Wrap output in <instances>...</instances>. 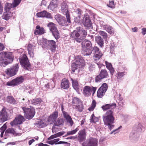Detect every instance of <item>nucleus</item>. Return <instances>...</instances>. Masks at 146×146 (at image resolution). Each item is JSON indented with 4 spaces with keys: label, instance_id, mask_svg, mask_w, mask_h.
<instances>
[{
    "label": "nucleus",
    "instance_id": "1",
    "mask_svg": "<svg viewBox=\"0 0 146 146\" xmlns=\"http://www.w3.org/2000/svg\"><path fill=\"white\" fill-rule=\"evenodd\" d=\"M81 45L82 48L81 53L84 56L90 55L92 52L95 58L100 59L102 56V54L99 48L96 46L93 47L91 42L89 40L85 39Z\"/></svg>",
    "mask_w": 146,
    "mask_h": 146
},
{
    "label": "nucleus",
    "instance_id": "2",
    "mask_svg": "<svg viewBox=\"0 0 146 146\" xmlns=\"http://www.w3.org/2000/svg\"><path fill=\"white\" fill-rule=\"evenodd\" d=\"M102 117L104 124L107 126L108 129L111 131L115 126L113 124L115 119L113 115V111L110 110L107 111L104 115H103Z\"/></svg>",
    "mask_w": 146,
    "mask_h": 146
},
{
    "label": "nucleus",
    "instance_id": "3",
    "mask_svg": "<svg viewBox=\"0 0 146 146\" xmlns=\"http://www.w3.org/2000/svg\"><path fill=\"white\" fill-rule=\"evenodd\" d=\"M13 56L11 52H2L0 53V66L5 67L13 60Z\"/></svg>",
    "mask_w": 146,
    "mask_h": 146
},
{
    "label": "nucleus",
    "instance_id": "4",
    "mask_svg": "<svg viewBox=\"0 0 146 146\" xmlns=\"http://www.w3.org/2000/svg\"><path fill=\"white\" fill-rule=\"evenodd\" d=\"M65 16L66 20L65 17H62L59 14L55 15V18L60 25L66 27L68 26V24L71 23L70 15L67 14Z\"/></svg>",
    "mask_w": 146,
    "mask_h": 146
},
{
    "label": "nucleus",
    "instance_id": "5",
    "mask_svg": "<svg viewBox=\"0 0 146 146\" xmlns=\"http://www.w3.org/2000/svg\"><path fill=\"white\" fill-rule=\"evenodd\" d=\"M19 59L22 67L26 70H29L31 68V64L26 55L23 54L20 56Z\"/></svg>",
    "mask_w": 146,
    "mask_h": 146
},
{
    "label": "nucleus",
    "instance_id": "6",
    "mask_svg": "<svg viewBox=\"0 0 146 146\" xmlns=\"http://www.w3.org/2000/svg\"><path fill=\"white\" fill-rule=\"evenodd\" d=\"M22 109L24 113L25 117L28 119H32L35 114V109L33 107L31 106L30 108L23 107Z\"/></svg>",
    "mask_w": 146,
    "mask_h": 146
},
{
    "label": "nucleus",
    "instance_id": "7",
    "mask_svg": "<svg viewBox=\"0 0 146 146\" xmlns=\"http://www.w3.org/2000/svg\"><path fill=\"white\" fill-rule=\"evenodd\" d=\"M19 68V63H17L7 69L5 72L8 76L11 77L17 74Z\"/></svg>",
    "mask_w": 146,
    "mask_h": 146
},
{
    "label": "nucleus",
    "instance_id": "8",
    "mask_svg": "<svg viewBox=\"0 0 146 146\" xmlns=\"http://www.w3.org/2000/svg\"><path fill=\"white\" fill-rule=\"evenodd\" d=\"M42 42L43 45L49 48L52 52H54L56 50V45L55 41L53 40H48L43 38Z\"/></svg>",
    "mask_w": 146,
    "mask_h": 146
},
{
    "label": "nucleus",
    "instance_id": "9",
    "mask_svg": "<svg viewBox=\"0 0 146 146\" xmlns=\"http://www.w3.org/2000/svg\"><path fill=\"white\" fill-rule=\"evenodd\" d=\"M81 20L85 29H93L92 23L89 15H85L83 17L82 19H81Z\"/></svg>",
    "mask_w": 146,
    "mask_h": 146
},
{
    "label": "nucleus",
    "instance_id": "10",
    "mask_svg": "<svg viewBox=\"0 0 146 146\" xmlns=\"http://www.w3.org/2000/svg\"><path fill=\"white\" fill-rule=\"evenodd\" d=\"M108 88V85L107 84L105 83L102 84L97 91V95L98 97L102 98L107 90Z\"/></svg>",
    "mask_w": 146,
    "mask_h": 146
},
{
    "label": "nucleus",
    "instance_id": "11",
    "mask_svg": "<svg viewBox=\"0 0 146 146\" xmlns=\"http://www.w3.org/2000/svg\"><path fill=\"white\" fill-rule=\"evenodd\" d=\"M141 125L140 124H139L137 127V131H132L129 135V139L132 141H135L137 138L139 137V135L137 133V132H140L142 131Z\"/></svg>",
    "mask_w": 146,
    "mask_h": 146
},
{
    "label": "nucleus",
    "instance_id": "12",
    "mask_svg": "<svg viewBox=\"0 0 146 146\" xmlns=\"http://www.w3.org/2000/svg\"><path fill=\"white\" fill-rule=\"evenodd\" d=\"M71 38L75 41L76 42L80 43L81 42L80 38V34L79 32L78 29L77 28V31L74 30L70 33Z\"/></svg>",
    "mask_w": 146,
    "mask_h": 146
},
{
    "label": "nucleus",
    "instance_id": "13",
    "mask_svg": "<svg viewBox=\"0 0 146 146\" xmlns=\"http://www.w3.org/2000/svg\"><path fill=\"white\" fill-rule=\"evenodd\" d=\"M60 139L59 138H56L53 139H51L50 141H47L46 143L48 144L51 145H58V144H66V146H70V144L67 142L64 141H59Z\"/></svg>",
    "mask_w": 146,
    "mask_h": 146
},
{
    "label": "nucleus",
    "instance_id": "14",
    "mask_svg": "<svg viewBox=\"0 0 146 146\" xmlns=\"http://www.w3.org/2000/svg\"><path fill=\"white\" fill-rule=\"evenodd\" d=\"M86 134L85 128L79 131L78 133L77 139L78 141L81 143L84 141L86 139Z\"/></svg>",
    "mask_w": 146,
    "mask_h": 146
},
{
    "label": "nucleus",
    "instance_id": "15",
    "mask_svg": "<svg viewBox=\"0 0 146 146\" xmlns=\"http://www.w3.org/2000/svg\"><path fill=\"white\" fill-rule=\"evenodd\" d=\"M8 120V115L6 109L3 108L0 112V122L3 123Z\"/></svg>",
    "mask_w": 146,
    "mask_h": 146
},
{
    "label": "nucleus",
    "instance_id": "16",
    "mask_svg": "<svg viewBox=\"0 0 146 146\" xmlns=\"http://www.w3.org/2000/svg\"><path fill=\"white\" fill-rule=\"evenodd\" d=\"M75 62L79 66L82 68L85 65V61L80 56H77L76 57Z\"/></svg>",
    "mask_w": 146,
    "mask_h": 146
},
{
    "label": "nucleus",
    "instance_id": "17",
    "mask_svg": "<svg viewBox=\"0 0 146 146\" xmlns=\"http://www.w3.org/2000/svg\"><path fill=\"white\" fill-rule=\"evenodd\" d=\"M78 31L80 34V38L81 41V43L85 39L87 35L86 31L81 27H79L78 28Z\"/></svg>",
    "mask_w": 146,
    "mask_h": 146
},
{
    "label": "nucleus",
    "instance_id": "18",
    "mask_svg": "<svg viewBox=\"0 0 146 146\" xmlns=\"http://www.w3.org/2000/svg\"><path fill=\"white\" fill-rule=\"evenodd\" d=\"M68 6L67 3L63 2L61 4V10L62 13L65 15L67 14L70 15L69 11L68 10Z\"/></svg>",
    "mask_w": 146,
    "mask_h": 146
},
{
    "label": "nucleus",
    "instance_id": "19",
    "mask_svg": "<svg viewBox=\"0 0 146 146\" xmlns=\"http://www.w3.org/2000/svg\"><path fill=\"white\" fill-rule=\"evenodd\" d=\"M28 102L29 103L34 105L39 106L42 102V100L40 98H35L33 100H28Z\"/></svg>",
    "mask_w": 146,
    "mask_h": 146
},
{
    "label": "nucleus",
    "instance_id": "20",
    "mask_svg": "<svg viewBox=\"0 0 146 146\" xmlns=\"http://www.w3.org/2000/svg\"><path fill=\"white\" fill-rule=\"evenodd\" d=\"M36 30H35L34 34L36 35H41L44 34L46 32L44 28L42 27H40V25H37L36 27Z\"/></svg>",
    "mask_w": 146,
    "mask_h": 146
},
{
    "label": "nucleus",
    "instance_id": "21",
    "mask_svg": "<svg viewBox=\"0 0 146 146\" xmlns=\"http://www.w3.org/2000/svg\"><path fill=\"white\" fill-rule=\"evenodd\" d=\"M116 106V104L115 103L110 104H106L102 106L101 108L104 111H106L110 108L113 109Z\"/></svg>",
    "mask_w": 146,
    "mask_h": 146
},
{
    "label": "nucleus",
    "instance_id": "22",
    "mask_svg": "<svg viewBox=\"0 0 146 146\" xmlns=\"http://www.w3.org/2000/svg\"><path fill=\"white\" fill-rule=\"evenodd\" d=\"M91 88L89 86H86L84 87L83 93L85 96H89L91 95Z\"/></svg>",
    "mask_w": 146,
    "mask_h": 146
},
{
    "label": "nucleus",
    "instance_id": "23",
    "mask_svg": "<svg viewBox=\"0 0 146 146\" xmlns=\"http://www.w3.org/2000/svg\"><path fill=\"white\" fill-rule=\"evenodd\" d=\"M63 115L64 117L66 119L67 122L69 123L70 126H72L74 123V122L71 117L66 112H63Z\"/></svg>",
    "mask_w": 146,
    "mask_h": 146
},
{
    "label": "nucleus",
    "instance_id": "24",
    "mask_svg": "<svg viewBox=\"0 0 146 146\" xmlns=\"http://www.w3.org/2000/svg\"><path fill=\"white\" fill-rule=\"evenodd\" d=\"M58 116V112L56 111L55 110L52 114L50 115L48 119V121L50 122V121H52L53 122L55 121L56 119Z\"/></svg>",
    "mask_w": 146,
    "mask_h": 146
},
{
    "label": "nucleus",
    "instance_id": "25",
    "mask_svg": "<svg viewBox=\"0 0 146 146\" xmlns=\"http://www.w3.org/2000/svg\"><path fill=\"white\" fill-rule=\"evenodd\" d=\"M98 142L96 139L91 137L87 144V146H97Z\"/></svg>",
    "mask_w": 146,
    "mask_h": 146
},
{
    "label": "nucleus",
    "instance_id": "26",
    "mask_svg": "<svg viewBox=\"0 0 146 146\" xmlns=\"http://www.w3.org/2000/svg\"><path fill=\"white\" fill-rule=\"evenodd\" d=\"M95 41L101 48L104 46V40L103 38L100 36H97L95 37Z\"/></svg>",
    "mask_w": 146,
    "mask_h": 146
},
{
    "label": "nucleus",
    "instance_id": "27",
    "mask_svg": "<svg viewBox=\"0 0 146 146\" xmlns=\"http://www.w3.org/2000/svg\"><path fill=\"white\" fill-rule=\"evenodd\" d=\"M105 64H106V68L109 70L112 76L113 75L114 72V70L111 64L106 61H105Z\"/></svg>",
    "mask_w": 146,
    "mask_h": 146
},
{
    "label": "nucleus",
    "instance_id": "28",
    "mask_svg": "<svg viewBox=\"0 0 146 146\" xmlns=\"http://www.w3.org/2000/svg\"><path fill=\"white\" fill-rule=\"evenodd\" d=\"M61 88L65 89H67L69 88V81L66 79H64L62 80L61 84Z\"/></svg>",
    "mask_w": 146,
    "mask_h": 146
},
{
    "label": "nucleus",
    "instance_id": "29",
    "mask_svg": "<svg viewBox=\"0 0 146 146\" xmlns=\"http://www.w3.org/2000/svg\"><path fill=\"white\" fill-rule=\"evenodd\" d=\"M6 133L11 134L15 136L18 135H20L21 134V133H17L15 131L14 129L12 127L8 128L7 129H6L5 131V134Z\"/></svg>",
    "mask_w": 146,
    "mask_h": 146
},
{
    "label": "nucleus",
    "instance_id": "30",
    "mask_svg": "<svg viewBox=\"0 0 146 146\" xmlns=\"http://www.w3.org/2000/svg\"><path fill=\"white\" fill-rule=\"evenodd\" d=\"M55 122L52 127V128H54V126H59L60 125H63L64 123V119L63 118H58L57 120L54 121Z\"/></svg>",
    "mask_w": 146,
    "mask_h": 146
},
{
    "label": "nucleus",
    "instance_id": "31",
    "mask_svg": "<svg viewBox=\"0 0 146 146\" xmlns=\"http://www.w3.org/2000/svg\"><path fill=\"white\" fill-rule=\"evenodd\" d=\"M14 79L16 86L22 83L25 80L24 78L22 76L17 77Z\"/></svg>",
    "mask_w": 146,
    "mask_h": 146
},
{
    "label": "nucleus",
    "instance_id": "32",
    "mask_svg": "<svg viewBox=\"0 0 146 146\" xmlns=\"http://www.w3.org/2000/svg\"><path fill=\"white\" fill-rule=\"evenodd\" d=\"M51 32L54 38L56 40H58L60 38V36L59 33L57 28L56 29H55L54 30H53Z\"/></svg>",
    "mask_w": 146,
    "mask_h": 146
},
{
    "label": "nucleus",
    "instance_id": "33",
    "mask_svg": "<svg viewBox=\"0 0 146 146\" xmlns=\"http://www.w3.org/2000/svg\"><path fill=\"white\" fill-rule=\"evenodd\" d=\"M12 8H13V5L12 3H6L5 5L4 8L5 12L4 13H7V12H9Z\"/></svg>",
    "mask_w": 146,
    "mask_h": 146
},
{
    "label": "nucleus",
    "instance_id": "34",
    "mask_svg": "<svg viewBox=\"0 0 146 146\" xmlns=\"http://www.w3.org/2000/svg\"><path fill=\"white\" fill-rule=\"evenodd\" d=\"M99 75L103 78H107L108 74L106 70L105 69H102L101 70Z\"/></svg>",
    "mask_w": 146,
    "mask_h": 146
},
{
    "label": "nucleus",
    "instance_id": "35",
    "mask_svg": "<svg viewBox=\"0 0 146 146\" xmlns=\"http://www.w3.org/2000/svg\"><path fill=\"white\" fill-rule=\"evenodd\" d=\"M15 118L19 125L22 124L24 121L23 120L24 118L23 116L21 114L19 115L18 117H16Z\"/></svg>",
    "mask_w": 146,
    "mask_h": 146
},
{
    "label": "nucleus",
    "instance_id": "36",
    "mask_svg": "<svg viewBox=\"0 0 146 146\" xmlns=\"http://www.w3.org/2000/svg\"><path fill=\"white\" fill-rule=\"evenodd\" d=\"M57 3L56 0H53L50 3L49 5L48 6V9H52L57 7Z\"/></svg>",
    "mask_w": 146,
    "mask_h": 146
},
{
    "label": "nucleus",
    "instance_id": "37",
    "mask_svg": "<svg viewBox=\"0 0 146 146\" xmlns=\"http://www.w3.org/2000/svg\"><path fill=\"white\" fill-rule=\"evenodd\" d=\"M38 127L40 128H42L47 126L44 121L40 120L37 121L36 123Z\"/></svg>",
    "mask_w": 146,
    "mask_h": 146
},
{
    "label": "nucleus",
    "instance_id": "38",
    "mask_svg": "<svg viewBox=\"0 0 146 146\" xmlns=\"http://www.w3.org/2000/svg\"><path fill=\"white\" fill-rule=\"evenodd\" d=\"M45 88L48 89L51 88H54V83L53 82H49L44 85Z\"/></svg>",
    "mask_w": 146,
    "mask_h": 146
},
{
    "label": "nucleus",
    "instance_id": "39",
    "mask_svg": "<svg viewBox=\"0 0 146 146\" xmlns=\"http://www.w3.org/2000/svg\"><path fill=\"white\" fill-rule=\"evenodd\" d=\"M47 26L49 28V29L50 31L57 28L55 26V24L52 22H50L47 25Z\"/></svg>",
    "mask_w": 146,
    "mask_h": 146
},
{
    "label": "nucleus",
    "instance_id": "40",
    "mask_svg": "<svg viewBox=\"0 0 146 146\" xmlns=\"http://www.w3.org/2000/svg\"><path fill=\"white\" fill-rule=\"evenodd\" d=\"M96 104V102L95 100H92V104L90 107L88 109L90 111H93L95 108Z\"/></svg>",
    "mask_w": 146,
    "mask_h": 146
},
{
    "label": "nucleus",
    "instance_id": "41",
    "mask_svg": "<svg viewBox=\"0 0 146 146\" xmlns=\"http://www.w3.org/2000/svg\"><path fill=\"white\" fill-rule=\"evenodd\" d=\"M106 30L108 33L110 34H113L114 33V30L113 28H112L110 26H106Z\"/></svg>",
    "mask_w": 146,
    "mask_h": 146
},
{
    "label": "nucleus",
    "instance_id": "42",
    "mask_svg": "<svg viewBox=\"0 0 146 146\" xmlns=\"http://www.w3.org/2000/svg\"><path fill=\"white\" fill-rule=\"evenodd\" d=\"M71 80L73 88L76 91H78L79 88L78 87V83L76 81L74 80L72 78H71Z\"/></svg>",
    "mask_w": 146,
    "mask_h": 146
},
{
    "label": "nucleus",
    "instance_id": "43",
    "mask_svg": "<svg viewBox=\"0 0 146 146\" xmlns=\"http://www.w3.org/2000/svg\"><path fill=\"white\" fill-rule=\"evenodd\" d=\"M6 85L13 87L17 86L14 79L7 82L6 83Z\"/></svg>",
    "mask_w": 146,
    "mask_h": 146
},
{
    "label": "nucleus",
    "instance_id": "44",
    "mask_svg": "<svg viewBox=\"0 0 146 146\" xmlns=\"http://www.w3.org/2000/svg\"><path fill=\"white\" fill-rule=\"evenodd\" d=\"M7 101L10 104H14L15 102V100L12 96H8L7 98Z\"/></svg>",
    "mask_w": 146,
    "mask_h": 146
},
{
    "label": "nucleus",
    "instance_id": "45",
    "mask_svg": "<svg viewBox=\"0 0 146 146\" xmlns=\"http://www.w3.org/2000/svg\"><path fill=\"white\" fill-rule=\"evenodd\" d=\"M74 106L75 108L77 109L78 111L80 112L82 111L84 109V106L82 102L81 103V104H78V105Z\"/></svg>",
    "mask_w": 146,
    "mask_h": 146
},
{
    "label": "nucleus",
    "instance_id": "46",
    "mask_svg": "<svg viewBox=\"0 0 146 146\" xmlns=\"http://www.w3.org/2000/svg\"><path fill=\"white\" fill-rule=\"evenodd\" d=\"M82 102L79 98L76 97L73 98L72 101V103L73 104H79Z\"/></svg>",
    "mask_w": 146,
    "mask_h": 146
},
{
    "label": "nucleus",
    "instance_id": "47",
    "mask_svg": "<svg viewBox=\"0 0 146 146\" xmlns=\"http://www.w3.org/2000/svg\"><path fill=\"white\" fill-rule=\"evenodd\" d=\"M79 66L75 62L73 63L71 65V68L73 73L76 71L79 68Z\"/></svg>",
    "mask_w": 146,
    "mask_h": 146
},
{
    "label": "nucleus",
    "instance_id": "48",
    "mask_svg": "<svg viewBox=\"0 0 146 146\" xmlns=\"http://www.w3.org/2000/svg\"><path fill=\"white\" fill-rule=\"evenodd\" d=\"M21 0H13L12 4L13 5V8L16 7L19 5L21 2Z\"/></svg>",
    "mask_w": 146,
    "mask_h": 146
},
{
    "label": "nucleus",
    "instance_id": "49",
    "mask_svg": "<svg viewBox=\"0 0 146 146\" xmlns=\"http://www.w3.org/2000/svg\"><path fill=\"white\" fill-rule=\"evenodd\" d=\"M6 14L5 15H4L2 16V17L3 19H4L6 21H8L10 18L11 16L9 14V13H11V12L8 13L7 12V13H6Z\"/></svg>",
    "mask_w": 146,
    "mask_h": 146
},
{
    "label": "nucleus",
    "instance_id": "50",
    "mask_svg": "<svg viewBox=\"0 0 146 146\" xmlns=\"http://www.w3.org/2000/svg\"><path fill=\"white\" fill-rule=\"evenodd\" d=\"M99 33L103 37L104 39H106L107 38L108 35L105 32L102 31H99Z\"/></svg>",
    "mask_w": 146,
    "mask_h": 146
},
{
    "label": "nucleus",
    "instance_id": "51",
    "mask_svg": "<svg viewBox=\"0 0 146 146\" xmlns=\"http://www.w3.org/2000/svg\"><path fill=\"white\" fill-rule=\"evenodd\" d=\"M104 78L99 74L96 76L95 79V82L96 83H98L101 82Z\"/></svg>",
    "mask_w": 146,
    "mask_h": 146
},
{
    "label": "nucleus",
    "instance_id": "52",
    "mask_svg": "<svg viewBox=\"0 0 146 146\" xmlns=\"http://www.w3.org/2000/svg\"><path fill=\"white\" fill-rule=\"evenodd\" d=\"M125 72H118L117 74V78L120 79L122 78L125 74Z\"/></svg>",
    "mask_w": 146,
    "mask_h": 146
},
{
    "label": "nucleus",
    "instance_id": "53",
    "mask_svg": "<svg viewBox=\"0 0 146 146\" xmlns=\"http://www.w3.org/2000/svg\"><path fill=\"white\" fill-rule=\"evenodd\" d=\"M44 13L45 11H43L37 13L36 14V15L38 17H44V15H45V14Z\"/></svg>",
    "mask_w": 146,
    "mask_h": 146
},
{
    "label": "nucleus",
    "instance_id": "54",
    "mask_svg": "<svg viewBox=\"0 0 146 146\" xmlns=\"http://www.w3.org/2000/svg\"><path fill=\"white\" fill-rule=\"evenodd\" d=\"M79 130V129L78 127H77L75 129L73 130H72L68 131V132L70 135H73L75 134Z\"/></svg>",
    "mask_w": 146,
    "mask_h": 146
},
{
    "label": "nucleus",
    "instance_id": "55",
    "mask_svg": "<svg viewBox=\"0 0 146 146\" xmlns=\"http://www.w3.org/2000/svg\"><path fill=\"white\" fill-rule=\"evenodd\" d=\"M7 123H4L3 125L0 128V131H5L7 128V125L6 124Z\"/></svg>",
    "mask_w": 146,
    "mask_h": 146
},
{
    "label": "nucleus",
    "instance_id": "56",
    "mask_svg": "<svg viewBox=\"0 0 146 146\" xmlns=\"http://www.w3.org/2000/svg\"><path fill=\"white\" fill-rule=\"evenodd\" d=\"M114 5V2L113 1H109V4H107V6L111 8H114L113 5Z\"/></svg>",
    "mask_w": 146,
    "mask_h": 146
},
{
    "label": "nucleus",
    "instance_id": "57",
    "mask_svg": "<svg viewBox=\"0 0 146 146\" xmlns=\"http://www.w3.org/2000/svg\"><path fill=\"white\" fill-rule=\"evenodd\" d=\"M10 124L11 125V126L13 127L15 125L18 124V123H17L16 120H15V118L13 120L10 122Z\"/></svg>",
    "mask_w": 146,
    "mask_h": 146
},
{
    "label": "nucleus",
    "instance_id": "58",
    "mask_svg": "<svg viewBox=\"0 0 146 146\" xmlns=\"http://www.w3.org/2000/svg\"><path fill=\"white\" fill-rule=\"evenodd\" d=\"M45 14L44 15V17H46L47 18H52V17H51L50 13H49L47 12L46 11H45Z\"/></svg>",
    "mask_w": 146,
    "mask_h": 146
},
{
    "label": "nucleus",
    "instance_id": "59",
    "mask_svg": "<svg viewBox=\"0 0 146 146\" xmlns=\"http://www.w3.org/2000/svg\"><path fill=\"white\" fill-rule=\"evenodd\" d=\"M65 133L64 131H61L56 133V134L57 137H58L63 135Z\"/></svg>",
    "mask_w": 146,
    "mask_h": 146
},
{
    "label": "nucleus",
    "instance_id": "60",
    "mask_svg": "<svg viewBox=\"0 0 146 146\" xmlns=\"http://www.w3.org/2000/svg\"><path fill=\"white\" fill-rule=\"evenodd\" d=\"M93 118H97V117L95 116L94 113H93L91 116L90 121L91 123H95V121L94 120Z\"/></svg>",
    "mask_w": 146,
    "mask_h": 146
},
{
    "label": "nucleus",
    "instance_id": "61",
    "mask_svg": "<svg viewBox=\"0 0 146 146\" xmlns=\"http://www.w3.org/2000/svg\"><path fill=\"white\" fill-rule=\"evenodd\" d=\"M80 19L81 17L78 16L74 17V22L76 23H78L80 22Z\"/></svg>",
    "mask_w": 146,
    "mask_h": 146
},
{
    "label": "nucleus",
    "instance_id": "62",
    "mask_svg": "<svg viewBox=\"0 0 146 146\" xmlns=\"http://www.w3.org/2000/svg\"><path fill=\"white\" fill-rule=\"evenodd\" d=\"M82 11L79 8L77 9L76 11V13L77 14V16L81 17L80 16L82 14Z\"/></svg>",
    "mask_w": 146,
    "mask_h": 146
},
{
    "label": "nucleus",
    "instance_id": "63",
    "mask_svg": "<svg viewBox=\"0 0 146 146\" xmlns=\"http://www.w3.org/2000/svg\"><path fill=\"white\" fill-rule=\"evenodd\" d=\"M57 137L56 135V133H55L51 135L50 137L48 138L47 139L48 140H50Z\"/></svg>",
    "mask_w": 146,
    "mask_h": 146
},
{
    "label": "nucleus",
    "instance_id": "64",
    "mask_svg": "<svg viewBox=\"0 0 146 146\" xmlns=\"http://www.w3.org/2000/svg\"><path fill=\"white\" fill-rule=\"evenodd\" d=\"M115 44L114 42L111 43L110 44V49L111 50H114Z\"/></svg>",
    "mask_w": 146,
    "mask_h": 146
}]
</instances>
